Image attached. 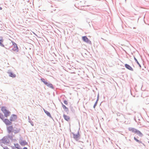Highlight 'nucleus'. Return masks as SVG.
<instances>
[{
	"label": "nucleus",
	"mask_w": 149,
	"mask_h": 149,
	"mask_svg": "<svg viewBox=\"0 0 149 149\" xmlns=\"http://www.w3.org/2000/svg\"><path fill=\"white\" fill-rule=\"evenodd\" d=\"M1 111L4 114V116L6 117H8V116H9L10 115V112L7 110L5 107H2L1 108Z\"/></svg>",
	"instance_id": "f257e3e1"
},
{
	"label": "nucleus",
	"mask_w": 149,
	"mask_h": 149,
	"mask_svg": "<svg viewBox=\"0 0 149 149\" xmlns=\"http://www.w3.org/2000/svg\"><path fill=\"white\" fill-rule=\"evenodd\" d=\"M86 0H77L76 1V3L79 5V6H86Z\"/></svg>",
	"instance_id": "f03ea898"
},
{
	"label": "nucleus",
	"mask_w": 149,
	"mask_h": 149,
	"mask_svg": "<svg viewBox=\"0 0 149 149\" xmlns=\"http://www.w3.org/2000/svg\"><path fill=\"white\" fill-rule=\"evenodd\" d=\"M1 141L2 143L4 144H6L8 143L9 142V141L7 136L3 137L1 139Z\"/></svg>",
	"instance_id": "7ed1b4c3"
},
{
	"label": "nucleus",
	"mask_w": 149,
	"mask_h": 149,
	"mask_svg": "<svg viewBox=\"0 0 149 149\" xmlns=\"http://www.w3.org/2000/svg\"><path fill=\"white\" fill-rule=\"evenodd\" d=\"M82 38L84 42H85L89 44H92L91 41L87 38V36H82Z\"/></svg>",
	"instance_id": "20e7f679"
},
{
	"label": "nucleus",
	"mask_w": 149,
	"mask_h": 149,
	"mask_svg": "<svg viewBox=\"0 0 149 149\" xmlns=\"http://www.w3.org/2000/svg\"><path fill=\"white\" fill-rule=\"evenodd\" d=\"M17 118V116L15 114H13L11 115L10 117V121L12 122L15 121L16 120Z\"/></svg>",
	"instance_id": "39448f33"
},
{
	"label": "nucleus",
	"mask_w": 149,
	"mask_h": 149,
	"mask_svg": "<svg viewBox=\"0 0 149 149\" xmlns=\"http://www.w3.org/2000/svg\"><path fill=\"white\" fill-rule=\"evenodd\" d=\"M12 43L13 47L12 48V50L16 52H18L19 49L17 44L14 42H13Z\"/></svg>",
	"instance_id": "423d86ee"
},
{
	"label": "nucleus",
	"mask_w": 149,
	"mask_h": 149,
	"mask_svg": "<svg viewBox=\"0 0 149 149\" xmlns=\"http://www.w3.org/2000/svg\"><path fill=\"white\" fill-rule=\"evenodd\" d=\"M3 122L6 125H10L12 123V121H10V120H9L7 118L3 120Z\"/></svg>",
	"instance_id": "0eeeda50"
},
{
	"label": "nucleus",
	"mask_w": 149,
	"mask_h": 149,
	"mask_svg": "<svg viewBox=\"0 0 149 149\" xmlns=\"http://www.w3.org/2000/svg\"><path fill=\"white\" fill-rule=\"evenodd\" d=\"M13 127L12 126H10L7 127V130L8 133L10 134L13 132Z\"/></svg>",
	"instance_id": "6e6552de"
},
{
	"label": "nucleus",
	"mask_w": 149,
	"mask_h": 149,
	"mask_svg": "<svg viewBox=\"0 0 149 149\" xmlns=\"http://www.w3.org/2000/svg\"><path fill=\"white\" fill-rule=\"evenodd\" d=\"M73 135V138L76 141H77L79 138L80 136L77 134H75L72 133Z\"/></svg>",
	"instance_id": "1a4fd4ad"
},
{
	"label": "nucleus",
	"mask_w": 149,
	"mask_h": 149,
	"mask_svg": "<svg viewBox=\"0 0 149 149\" xmlns=\"http://www.w3.org/2000/svg\"><path fill=\"white\" fill-rule=\"evenodd\" d=\"M8 73L9 74V76L10 77H12V78H15L16 76V75L12 72H8Z\"/></svg>",
	"instance_id": "9d476101"
},
{
	"label": "nucleus",
	"mask_w": 149,
	"mask_h": 149,
	"mask_svg": "<svg viewBox=\"0 0 149 149\" xmlns=\"http://www.w3.org/2000/svg\"><path fill=\"white\" fill-rule=\"evenodd\" d=\"M125 68L129 70H130L132 71H133V69L132 68V67L130 65H129L126 64H125Z\"/></svg>",
	"instance_id": "9b49d317"
},
{
	"label": "nucleus",
	"mask_w": 149,
	"mask_h": 149,
	"mask_svg": "<svg viewBox=\"0 0 149 149\" xmlns=\"http://www.w3.org/2000/svg\"><path fill=\"white\" fill-rule=\"evenodd\" d=\"M3 39L2 36H0V45L2 47H4V45L3 44Z\"/></svg>",
	"instance_id": "f8f14e48"
},
{
	"label": "nucleus",
	"mask_w": 149,
	"mask_h": 149,
	"mask_svg": "<svg viewBox=\"0 0 149 149\" xmlns=\"http://www.w3.org/2000/svg\"><path fill=\"white\" fill-rule=\"evenodd\" d=\"M63 117L65 120L67 121H68L70 120V117L65 114H63Z\"/></svg>",
	"instance_id": "ddd939ff"
},
{
	"label": "nucleus",
	"mask_w": 149,
	"mask_h": 149,
	"mask_svg": "<svg viewBox=\"0 0 149 149\" xmlns=\"http://www.w3.org/2000/svg\"><path fill=\"white\" fill-rule=\"evenodd\" d=\"M135 133L138 134L139 136L140 137H142L143 136V135L142 133L138 130H137Z\"/></svg>",
	"instance_id": "4468645a"
},
{
	"label": "nucleus",
	"mask_w": 149,
	"mask_h": 149,
	"mask_svg": "<svg viewBox=\"0 0 149 149\" xmlns=\"http://www.w3.org/2000/svg\"><path fill=\"white\" fill-rule=\"evenodd\" d=\"M22 146H24L28 144V143L25 140H23L19 143Z\"/></svg>",
	"instance_id": "2eb2a0df"
},
{
	"label": "nucleus",
	"mask_w": 149,
	"mask_h": 149,
	"mask_svg": "<svg viewBox=\"0 0 149 149\" xmlns=\"http://www.w3.org/2000/svg\"><path fill=\"white\" fill-rule=\"evenodd\" d=\"M46 86H47L48 87L52 88V89H54V87H53V85L49 83V82L48 81L47 84H46Z\"/></svg>",
	"instance_id": "dca6fc26"
},
{
	"label": "nucleus",
	"mask_w": 149,
	"mask_h": 149,
	"mask_svg": "<svg viewBox=\"0 0 149 149\" xmlns=\"http://www.w3.org/2000/svg\"><path fill=\"white\" fill-rule=\"evenodd\" d=\"M44 111L45 113L46 114V115L48 116H49L50 118H51L52 119L53 118H52V116L51 115L50 113L48 111H47V110H46L44 109Z\"/></svg>",
	"instance_id": "f3484780"
},
{
	"label": "nucleus",
	"mask_w": 149,
	"mask_h": 149,
	"mask_svg": "<svg viewBox=\"0 0 149 149\" xmlns=\"http://www.w3.org/2000/svg\"><path fill=\"white\" fill-rule=\"evenodd\" d=\"M138 138L139 137L138 136H137L136 137L134 136V139L139 143H142V142L141 141L139 140L138 139Z\"/></svg>",
	"instance_id": "a211bd4d"
},
{
	"label": "nucleus",
	"mask_w": 149,
	"mask_h": 149,
	"mask_svg": "<svg viewBox=\"0 0 149 149\" xmlns=\"http://www.w3.org/2000/svg\"><path fill=\"white\" fill-rule=\"evenodd\" d=\"M128 130L130 131H132V132L135 133L137 129H136L134 128L129 127Z\"/></svg>",
	"instance_id": "6ab92c4d"
},
{
	"label": "nucleus",
	"mask_w": 149,
	"mask_h": 149,
	"mask_svg": "<svg viewBox=\"0 0 149 149\" xmlns=\"http://www.w3.org/2000/svg\"><path fill=\"white\" fill-rule=\"evenodd\" d=\"M14 145L15 148L18 149H22V148L21 147L20 145L18 143H14Z\"/></svg>",
	"instance_id": "aec40b11"
},
{
	"label": "nucleus",
	"mask_w": 149,
	"mask_h": 149,
	"mask_svg": "<svg viewBox=\"0 0 149 149\" xmlns=\"http://www.w3.org/2000/svg\"><path fill=\"white\" fill-rule=\"evenodd\" d=\"M40 80L45 85L46 84H47V81L45 79L43 78H41L40 79Z\"/></svg>",
	"instance_id": "412c9836"
},
{
	"label": "nucleus",
	"mask_w": 149,
	"mask_h": 149,
	"mask_svg": "<svg viewBox=\"0 0 149 149\" xmlns=\"http://www.w3.org/2000/svg\"><path fill=\"white\" fill-rule=\"evenodd\" d=\"M134 59L135 62L137 64L139 65V66L140 67V68H141V65L140 64V63H139L138 61L136 58L135 57H134Z\"/></svg>",
	"instance_id": "4be33fe9"
},
{
	"label": "nucleus",
	"mask_w": 149,
	"mask_h": 149,
	"mask_svg": "<svg viewBox=\"0 0 149 149\" xmlns=\"http://www.w3.org/2000/svg\"><path fill=\"white\" fill-rule=\"evenodd\" d=\"M20 131V129H18L17 130H15L14 129H13V132L14 134H16L18 133Z\"/></svg>",
	"instance_id": "5701e85b"
},
{
	"label": "nucleus",
	"mask_w": 149,
	"mask_h": 149,
	"mask_svg": "<svg viewBox=\"0 0 149 149\" xmlns=\"http://www.w3.org/2000/svg\"><path fill=\"white\" fill-rule=\"evenodd\" d=\"M0 118L3 121L4 119V118L3 114L0 113Z\"/></svg>",
	"instance_id": "b1692460"
},
{
	"label": "nucleus",
	"mask_w": 149,
	"mask_h": 149,
	"mask_svg": "<svg viewBox=\"0 0 149 149\" xmlns=\"http://www.w3.org/2000/svg\"><path fill=\"white\" fill-rule=\"evenodd\" d=\"M64 111L67 113H68L69 112V109L67 107L64 109Z\"/></svg>",
	"instance_id": "393cba45"
},
{
	"label": "nucleus",
	"mask_w": 149,
	"mask_h": 149,
	"mask_svg": "<svg viewBox=\"0 0 149 149\" xmlns=\"http://www.w3.org/2000/svg\"><path fill=\"white\" fill-rule=\"evenodd\" d=\"M8 136L9 138L10 139L12 140L13 139V137L12 136L8 135Z\"/></svg>",
	"instance_id": "a878e982"
},
{
	"label": "nucleus",
	"mask_w": 149,
	"mask_h": 149,
	"mask_svg": "<svg viewBox=\"0 0 149 149\" xmlns=\"http://www.w3.org/2000/svg\"><path fill=\"white\" fill-rule=\"evenodd\" d=\"M62 105V107L64 109H65L67 107H66L65 105H64L63 103H61Z\"/></svg>",
	"instance_id": "bb28decb"
},
{
	"label": "nucleus",
	"mask_w": 149,
	"mask_h": 149,
	"mask_svg": "<svg viewBox=\"0 0 149 149\" xmlns=\"http://www.w3.org/2000/svg\"><path fill=\"white\" fill-rule=\"evenodd\" d=\"M116 113L117 116H120L121 115L123 116V114H120L119 113L117 112V113Z\"/></svg>",
	"instance_id": "cd10ccee"
},
{
	"label": "nucleus",
	"mask_w": 149,
	"mask_h": 149,
	"mask_svg": "<svg viewBox=\"0 0 149 149\" xmlns=\"http://www.w3.org/2000/svg\"><path fill=\"white\" fill-rule=\"evenodd\" d=\"M63 102L66 105H67L68 104V101L66 100H64L63 101Z\"/></svg>",
	"instance_id": "c85d7f7f"
},
{
	"label": "nucleus",
	"mask_w": 149,
	"mask_h": 149,
	"mask_svg": "<svg viewBox=\"0 0 149 149\" xmlns=\"http://www.w3.org/2000/svg\"><path fill=\"white\" fill-rule=\"evenodd\" d=\"M97 102H95L94 106H93V108H95L96 106H97Z\"/></svg>",
	"instance_id": "c756f323"
},
{
	"label": "nucleus",
	"mask_w": 149,
	"mask_h": 149,
	"mask_svg": "<svg viewBox=\"0 0 149 149\" xmlns=\"http://www.w3.org/2000/svg\"><path fill=\"white\" fill-rule=\"evenodd\" d=\"M70 109H71V110L72 111V112H74V110L73 109H72V107H70Z\"/></svg>",
	"instance_id": "7c9ffc66"
},
{
	"label": "nucleus",
	"mask_w": 149,
	"mask_h": 149,
	"mask_svg": "<svg viewBox=\"0 0 149 149\" xmlns=\"http://www.w3.org/2000/svg\"><path fill=\"white\" fill-rule=\"evenodd\" d=\"M77 134H78V135H79V136H80V134H79V130L78 131Z\"/></svg>",
	"instance_id": "2f4dec72"
},
{
	"label": "nucleus",
	"mask_w": 149,
	"mask_h": 149,
	"mask_svg": "<svg viewBox=\"0 0 149 149\" xmlns=\"http://www.w3.org/2000/svg\"><path fill=\"white\" fill-rule=\"evenodd\" d=\"M3 149H9L8 147H6L3 148Z\"/></svg>",
	"instance_id": "473e14b6"
},
{
	"label": "nucleus",
	"mask_w": 149,
	"mask_h": 149,
	"mask_svg": "<svg viewBox=\"0 0 149 149\" xmlns=\"http://www.w3.org/2000/svg\"><path fill=\"white\" fill-rule=\"evenodd\" d=\"M31 124L32 126H33V122H31Z\"/></svg>",
	"instance_id": "72a5a7b5"
},
{
	"label": "nucleus",
	"mask_w": 149,
	"mask_h": 149,
	"mask_svg": "<svg viewBox=\"0 0 149 149\" xmlns=\"http://www.w3.org/2000/svg\"><path fill=\"white\" fill-rule=\"evenodd\" d=\"M12 148L13 149H14L16 148H15V147L14 146H12Z\"/></svg>",
	"instance_id": "f704fd0d"
},
{
	"label": "nucleus",
	"mask_w": 149,
	"mask_h": 149,
	"mask_svg": "<svg viewBox=\"0 0 149 149\" xmlns=\"http://www.w3.org/2000/svg\"><path fill=\"white\" fill-rule=\"evenodd\" d=\"M23 149H28V148L26 147H24L23 148Z\"/></svg>",
	"instance_id": "c9c22d12"
},
{
	"label": "nucleus",
	"mask_w": 149,
	"mask_h": 149,
	"mask_svg": "<svg viewBox=\"0 0 149 149\" xmlns=\"http://www.w3.org/2000/svg\"><path fill=\"white\" fill-rule=\"evenodd\" d=\"M97 99H98V100H99V95L98 94V96H97Z\"/></svg>",
	"instance_id": "e433bc0d"
},
{
	"label": "nucleus",
	"mask_w": 149,
	"mask_h": 149,
	"mask_svg": "<svg viewBox=\"0 0 149 149\" xmlns=\"http://www.w3.org/2000/svg\"><path fill=\"white\" fill-rule=\"evenodd\" d=\"M2 9V8H1V7H0V10H1Z\"/></svg>",
	"instance_id": "4c0bfd02"
},
{
	"label": "nucleus",
	"mask_w": 149,
	"mask_h": 149,
	"mask_svg": "<svg viewBox=\"0 0 149 149\" xmlns=\"http://www.w3.org/2000/svg\"><path fill=\"white\" fill-rule=\"evenodd\" d=\"M98 100H98V99H97L96 101V102H97V103Z\"/></svg>",
	"instance_id": "58836bf2"
},
{
	"label": "nucleus",
	"mask_w": 149,
	"mask_h": 149,
	"mask_svg": "<svg viewBox=\"0 0 149 149\" xmlns=\"http://www.w3.org/2000/svg\"><path fill=\"white\" fill-rule=\"evenodd\" d=\"M133 28H134V29H135V27H134Z\"/></svg>",
	"instance_id": "ea45409f"
}]
</instances>
